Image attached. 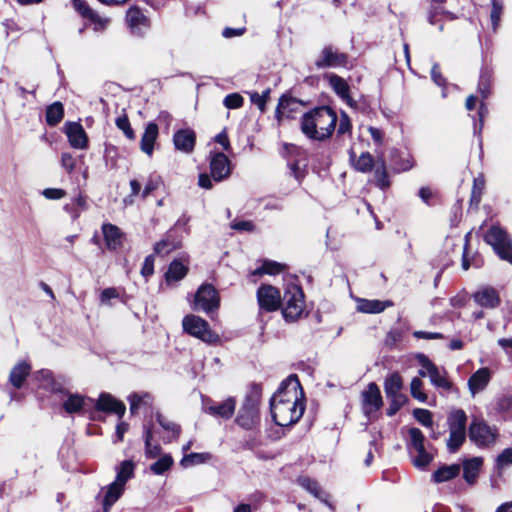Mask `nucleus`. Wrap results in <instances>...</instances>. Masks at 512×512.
Returning a JSON list of instances; mask_svg holds the SVG:
<instances>
[{
	"label": "nucleus",
	"mask_w": 512,
	"mask_h": 512,
	"mask_svg": "<svg viewBox=\"0 0 512 512\" xmlns=\"http://www.w3.org/2000/svg\"><path fill=\"white\" fill-rule=\"evenodd\" d=\"M152 432L150 429H146V432H145V452H146V456L148 458H156L160 455V452H161V448L159 445H153L151 443L152 441Z\"/></svg>",
	"instance_id": "obj_47"
},
{
	"label": "nucleus",
	"mask_w": 512,
	"mask_h": 512,
	"mask_svg": "<svg viewBox=\"0 0 512 512\" xmlns=\"http://www.w3.org/2000/svg\"><path fill=\"white\" fill-rule=\"evenodd\" d=\"M73 6L85 18H89L95 13L84 0H73Z\"/></svg>",
	"instance_id": "obj_56"
},
{
	"label": "nucleus",
	"mask_w": 512,
	"mask_h": 512,
	"mask_svg": "<svg viewBox=\"0 0 512 512\" xmlns=\"http://www.w3.org/2000/svg\"><path fill=\"white\" fill-rule=\"evenodd\" d=\"M485 241L502 260L512 264L511 239L505 230L499 226H492L485 235Z\"/></svg>",
	"instance_id": "obj_8"
},
{
	"label": "nucleus",
	"mask_w": 512,
	"mask_h": 512,
	"mask_svg": "<svg viewBox=\"0 0 512 512\" xmlns=\"http://www.w3.org/2000/svg\"><path fill=\"white\" fill-rule=\"evenodd\" d=\"M258 421V402L253 397H247L239 410L236 422L245 429H252Z\"/></svg>",
	"instance_id": "obj_12"
},
{
	"label": "nucleus",
	"mask_w": 512,
	"mask_h": 512,
	"mask_svg": "<svg viewBox=\"0 0 512 512\" xmlns=\"http://www.w3.org/2000/svg\"><path fill=\"white\" fill-rule=\"evenodd\" d=\"M177 245L169 240L165 239L160 242H157L154 246V251L159 255H166L173 251Z\"/></svg>",
	"instance_id": "obj_54"
},
{
	"label": "nucleus",
	"mask_w": 512,
	"mask_h": 512,
	"mask_svg": "<svg viewBox=\"0 0 512 512\" xmlns=\"http://www.w3.org/2000/svg\"><path fill=\"white\" fill-rule=\"evenodd\" d=\"M257 299L261 309L276 311L281 306V295L277 288L271 285H262L257 291Z\"/></svg>",
	"instance_id": "obj_14"
},
{
	"label": "nucleus",
	"mask_w": 512,
	"mask_h": 512,
	"mask_svg": "<svg viewBox=\"0 0 512 512\" xmlns=\"http://www.w3.org/2000/svg\"><path fill=\"white\" fill-rule=\"evenodd\" d=\"M126 22L132 34L138 36L143 35L149 26L147 17L137 7H132L127 11Z\"/></svg>",
	"instance_id": "obj_17"
},
{
	"label": "nucleus",
	"mask_w": 512,
	"mask_h": 512,
	"mask_svg": "<svg viewBox=\"0 0 512 512\" xmlns=\"http://www.w3.org/2000/svg\"><path fill=\"white\" fill-rule=\"evenodd\" d=\"M102 233L107 249L116 250L122 246L124 234L116 225L103 224Z\"/></svg>",
	"instance_id": "obj_22"
},
{
	"label": "nucleus",
	"mask_w": 512,
	"mask_h": 512,
	"mask_svg": "<svg viewBox=\"0 0 512 512\" xmlns=\"http://www.w3.org/2000/svg\"><path fill=\"white\" fill-rule=\"evenodd\" d=\"M243 103L244 99L238 93L228 94L223 100L224 106L228 109H238L242 107Z\"/></svg>",
	"instance_id": "obj_52"
},
{
	"label": "nucleus",
	"mask_w": 512,
	"mask_h": 512,
	"mask_svg": "<svg viewBox=\"0 0 512 512\" xmlns=\"http://www.w3.org/2000/svg\"><path fill=\"white\" fill-rule=\"evenodd\" d=\"M154 272V257L153 255H149L145 258V261L143 263L141 274L144 277L151 276Z\"/></svg>",
	"instance_id": "obj_61"
},
{
	"label": "nucleus",
	"mask_w": 512,
	"mask_h": 512,
	"mask_svg": "<svg viewBox=\"0 0 512 512\" xmlns=\"http://www.w3.org/2000/svg\"><path fill=\"white\" fill-rule=\"evenodd\" d=\"M382 405L383 401L379 387L373 382L369 383L362 392V409L364 414L369 419H373Z\"/></svg>",
	"instance_id": "obj_11"
},
{
	"label": "nucleus",
	"mask_w": 512,
	"mask_h": 512,
	"mask_svg": "<svg viewBox=\"0 0 512 512\" xmlns=\"http://www.w3.org/2000/svg\"><path fill=\"white\" fill-rule=\"evenodd\" d=\"M134 463L131 460H125L116 468V478L114 481L126 485L128 480L134 477Z\"/></svg>",
	"instance_id": "obj_36"
},
{
	"label": "nucleus",
	"mask_w": 512,
	"mask_h": 512,
	"mask_svg": "<svg viewBox=\"0 0 512 512\" xmlns=\"http://www.w3.org/2000/svg\"><path fill=\"white\" fill-rule=\"evenodd\" d=\"M232 168L228 157L221 152L211 154L210 157V173L215 182H221L228 178Z\"/></svg>",
	"instance_id": "obj_15"
},
{
	"label": "nucleus",
	"mask_w": 512,
	"mask_h": 512,
	"mask_svg": "<svg viewBox=\"0 0 512 512\" xmlns=\"http://www.w3.org/2000/svg\"><path fill=\"white\" fill-rule=\"evenodd\" d=\"M350 160L353 163L354 168L363 173L370 172L374 163L371 154L368 152L362 153L358 158H356L355 153L351 150Z\"/></svg>",
	"instance_id": "obj_35"
},
{
	"label": "nucleus",
	"mask_w": 512,
	"mask_h": 512,
	"mask_svg": "<svg viewBox=\"0 0 512 512\" xmlns=\"http://www.w3.org/2000/svg\"><path fill=\"white\" fill-rule=\"evenodd\" d=\"M348 62L346 54L339 52L337 49L327 46L324 47L315 61L318 69L345 67Z\"/></svg>",
	"instance_id": "obj_13"
},
{
	"label": "nucleus",
	"mask_w": 512,
	"mask_h": 512,
	"mask_svg": "<svg viewBox=\"0 0 512 512\" xmlns=\"http://www.w3.org/2000/svg\"><path fill=\"white\" fill-rule=\"evenodd\" d=\"M350 129H351L350 119L347 116V114L343 113L341 115V118H340V121L338 124L337 132H338V134L343 135V134L349 132Z\"/></svg>",
	"instance_id": "obj_62"
},
{
	"label": "nucleus",
	"mask_w": 512,
	"mask_h": 512,
	"mask_svg": "<svg viewBox=\"0 0 512 512\" xmlns=\"http://www.w3.org/2000/svg\"><path fill=\"white\" fill-rule=\"evenodd\" d=\"M116 126L118 127V129L123 131L124 135L128 139H130V140L135 139V133H134L133 129L131 128L129 119L126 115L120 116L116 119Z\"/></svg>",
	"instance_id": "obj_51"
},
{
	"label": "nucleus",
	"mask_w": 512,
	"mask_h": 512,
	"mask_svg": "<svg viewBox=\"0 0 512 512\" xmlns=\"http://www.w3.org/2000/svg\"><path fill=\"white\" fill-rule=\"evenodd\" d=\"M61 166L68 173H71L76 166V159L70 153H62L61 155Z\"/></svg>",
	"instance_id": "obj_57"
},
{
	"label": "nucleus",
	"mask_w": 512,
	"mask_h": 512,
	"mask_svg": "<svg viewBox=\"0 0 512 512\" xmlns=\"http://www.w3.org/2000/svg\"><path fill=\"white\" fill-rule=\"evenodd\" d=\"M284 266L275 261H264L261 267L252 271L251 276H261L263 274L276 275L283 270Z\"/></svg>",
	"instance_id": "obj_41"
},
{
	"label": "nucleus",
	"mask_w": 512,
	"mask_h": 512,
	"mask_svg": "<svg viewBox=\"0 0 512 512\" xmlns=\"http://www.w3.org/2000/svg\"><path fill=\"white\" fill-rule=\"evenodd\" d=\"M483 459L473 457L463 462V477L468 484H474L482 467Z\"/></svg>",
	"instance_id": "obj_29"
},
{
	"label": "nucleus",
	"mask_w": 512,
	"mask_h": 512,
	"mask_svg": "<svg viewBox=\"0 0 512 512\" xmlns=\"http://www.w3.org/2000/svg\"><path fill=\"white\" fill-rule=\"evenodd\" d=\"M281 304L283 305V316L286 320L298 319L305 308L304 295L298 285L287 286Z\"/></svg>",
	"instance_id": "obj_4"
},
{
	"label": "nucleus",
	"mask_w": 512,
	"mask_h": 512,
	"mask_svg": "<svg viewBox=\"0 0 512 512\" xmlns=\"http://www.w3.org/2000/svg\"><path fill=\"white\" fill-rule=\"evenodd\" d=\"M30 371L31 366L27 362H19L12 368L10 372V383L17 389L21 388Z\"/></svg>",
	"instance_id": "obj_31"
},
{
	"label": "nucleus",
	"mask_w": 512,
	"mask_h": 512,
	"mask_svg": "<svg viewBox=\"0 0 512 512\" xmlns=\"http://www.w3.org/2000/svg\"><path fill=\"white\" fill-rule=\"evenodd\" d=\"M460 473V465L452 464L448 466H442L437 469L432 478L434 482L441 483L455 478Z\"/></svg>",
	"instance_id": "obj_33"
},
{
	"label": "nucleus",
	"mask_w": 512,
	"mask_h": 512,
	"mask_svg": "<svg viewBox=\"0 0 512 512\" xmlns=\"http://www.w3.org/2000/svg\"><path fill=\"white\" fill-rule=\"evenodd\" d=\"M43 195L47 199L56 200V199H61L62 197H64L65 191L62 189H57V188H47L43 191Z\"/></svg>",
	"instance_id": "obj_63"
},
{
	"label": "nucleus",
	"mask_w": 512,
	"mask_h": 512,
	"mask_svg": "<svg viewBox=\"0 0 512 512\" xmlns=\"http://www.w3.org/2000/svg\"><path fill=\"white\" fill-rule=\"evenodd\" d=\"M230 227L239 232L252 233L256 230L255 224L250 220H234L231 222Z\"/></svg>",
	"instance_id": "obj_53"
},
{
	"label": "nucleus",
	"mask_w": 512,
	"mask_h": 512,
	"mask_svg": "<svg viewBox=\"0 0 512 512\" xmlns=\"http://www.w3.org/2000/svg\"><path fill=\"white\" fill-rule=\"evenodd\" d=\"M508 464H512V447L504 449L497 457V468L503 469Z\"/></svg>",
	"instance_id": "obj_55"
},
{
	"label": "nucleus",
	"mask_w": 512,
	"mask_h": 512,
	"mask_svg": "<svg viewBox=\"0 0 512 512\" xmlns=\"http://www.w3.org/2000/svg\"><path fill=\"white\" fill-rule=\"evenodd\" d=\"M410 393L419 402L427 401V394L423 391V382L419 377H414L410 383Z\"/></svg>",
	"instance_id": "obj_46"
},
{
	"label": "nucleus",
	"mask_w": 512,
	"mask_h": 512,
	"mask_svg": "<svg viewBox=\"0 0 512 512\" xmlns=\"http://www.w3.org/2000/svg\"><path fill=\"white\" fill-rule=\"evenodd\" d=\"M375 180L376 185L381 189H386L390 185L387 177L386 167L382 160H378L376 162Z\"/></svg>",
	"instance_id": "obj_44"
},
{
	"label": "nucleus",
	"mask_w": 512,
	"mask_h": 512,
	"mask_svg": "<svg viewBox=\"0 0 512 512\" xmlns=\"http://www.w3.org/2000/svg\"><path fill=\"white\" fill-rule=\"evenodd\" d=\"M467 416L464 410L455 409L451 411L447 418L449 429V438L446 442L450 453H455L463 445L466 439Z\"/></svg>",
	"instance_id": "obj_3"
},
{
	"label": "nucleus",
	"mask_w": 512,
	"mask_h": 512,
	"mask_svg": "<svg viewBox=\"0 0 512 512\" xmlns=\"http://www.w3.org/2000/svg\"><path fill=\"white\" fill-rule=\"evenodd\" d=\"M301 102L295 98L287 95H283L279 99V103L276 108V118L278 122H282L284 119L293 118L294 114L300 109Z\"/></svg>",
	"instance_id": "obj_18"
},
{
	"label": "nucleus",
	"mask_w": 512,
	"mask_h": 512,
	"mask_svg": "<svg viewBox=\"0 0 512 512\" xmlns=\"http://www.w3.org/2000/svg\"><path fill=\"white\" fill-rule=\"evenodd\" d=\"M474 301L481 307L487 309L496 308L500 304V297L496 289L483 287L473 295Z\"/></svg>",
	"instance_id": "obj_20"
},
{
	"label": "nucleus",
	"mask_w": 512,
	"mask_h": 512,
	"mask_svg": "<svg viewBox=\"0 0 512 512\" xmlns=\"http://www.w3.org/2000/svg\"><path fill=\"white\" fill-rule=\"evenodd\" d=\"M88 19H90L91 22L93 23V28L95 31H102V30L106 29V27L109 24L108 18L101 17L96 13H94Z\"/></svg>",
	"instance_id": "obj_58"
},
{
	"label": "nucleus",
	"mask_w": 512,
	"mask_h": 512,
	"mask_svg": "<svg viewBox=\"0 0 512 512\" xmlns=\"http://www.w3.org/2000/svg\"><path fill=\"white\" fill-rule=\"evenodd\" d=\"M173 464V458L169 454L160 457L155 463L150 466L151 471L156 475H162L170 469Z\"/></svg>",
	"instance_id": "obj_43"
},
{
	"label": "nucleus",
	"mask_w": 512,
	"mask_h": 512,
	"mask_svg": "<svg viewBox=\"0 0 512 512\" xmlns=\"http://www.w3.org/2000/svg\"><path fill=\"white\" fill-rule=\"evenodd\" d=\"M425 363L428 367L429 379L432 385L443 390H450L452 383L447 379L446 373L441 372L431 361H426Z\"/></svg>",
	"instance_id": "obj_28"
},
{
	"label": "nucleus",
	"mask_w": 512,
	"mask_h": 512,
	"mask_svg": "<svg viewBox=\"0 0 512 512\" xmlns=\"http://www.w3.org/2000/svg\"><path fill=\"white\" fill-rule=\"evenodd\" d=\"M250 100L253 104H255L261 112L265 111L266 107V100L264 99V96H260L257 92L250 93Z\"/></svg>",
	"instance_id": "obj_64"
},
{
	"label": "nucleus",
	"mask_w": 512,
	"mask_h": 512,
	"mask_svg": "<svg viewBox=\"0 0 512 512\" xmlns=\"http://www.w3.org/2000/svg\"><path fill=\"white\" fill-rule=\"evenodd\" d=\"M40 387L51 392H62L61 387L56 383L50 370H40L35 374Z\"/></svg>",
	"instance_id": "obj_34"
},
{
	"label": "nucleus",
	"mask_w": 512,
	"mask_h": 512,
	"mask_svg": "<svg viewBox=\"0 0 512 512\" xmlns=\"http://www.w3.org/2000/svg\"><path fill=\"white\" fill-rule=\"evenodd\" d=\"M478 91L481 93L482 98L485 99L490 94V79L486 75L480 77Z\"/></svg>",
	"instance_id": "obj_60"
},
{
	"label": "nucleus",
	"mask_w": 512,
	"mask_h": 512,
	"mask_svg": "<svg viewBox=\"0 0 512 512\" xmlns=\"http://www.w3.org/2000/svg\"><path fill=\"white\" fill-rule=\"evenodd\" d=\"M502 11L503 4L499 0H492L490 18L492 28L494 31L497 30V28L499 27Z\"/></svg>",
	"instance_id": "obj_48"
},
{
	"label": "nucleus",
	"mask_w": 512,
	"mask_h": 512,
	"mask_svg": "<svg viewBox=\"0 0 512 512\" xmlns=\"http://www.w3.org/2000/svg\"><path fill=\"white\" fill-rule=\"evenodd\" d=\"M491 373L488 368H480L468 380L469 390L472 395L482 391L489 383Z\"/></svg>",
	"instance_id": "obj_27"
},
{
	"label": "nucleus",
	"mask_w": 512,
	"mask_h": 512,
	"mask_svg": "<svg viewBox=\"0 0 512 512\" xmlns=\"http://www.w3.org/2000/svg\"><path fill=\"white\" fill-rule=\"evenodd\" d=\"M130 403V411L132 414L137 413V411L144 405H149L151 403V396L149 394H133L128 398Z\"/></svg>",
	"instance_id": "obj_45"
},
{
	"label": "nucleus",
	"mask_w": 512,
	"mask_h": 512,
	"mask_svg": "<svg viewBox=\"0 0 512 512\" xmlns=\"http://www.w3.org/2000/svg\"><path fill=\"white\" fill-rule=\"evenodd\" d=\"M83 405L84 397L80 394H68L67 399L63 402V408L69 414L79 412Z\"/></svg>",
	"instance_id": "obj_40"
},
{
	"label": "nucleus",
	"mask_w": 512,
	"mask_h": 512,
	"mask_svg": "<svg viewBox=\"0 0 512 512\" xmlns=\"http://www.w3.org/2000/svg\"><path fill=\"white\" fill-rule=\"evenodd\" d=\"M303 397L304 393L298 377L290 375L282 382L270 401L271 414L275 423L279 426L296 423L304 412Z\"/></svg>",
	"instance_id": "obj_1"
},
{
	"label": "nucleus",
	"mask_w": 512,
	"mask_h": 512,
	"mask_svg": "<svg viewBox=\"0 0 512 512\" xmlns=\"http://www.w3.org/2000/svg\"><path fill=\"white\" fill-rule=\"evenodd\" d=\"M119 297V293L115 288H106L100 295V302L104 305H111L110 301Z\"/></svg>",
	"instance_id": "obj_59"
},
{
	"label": "nucleus",
	"mask_w": 512,
	"mask_h": 512,
	"mask_svg": "<svg viewBox=\"0 0 512 512\" xmlns=\"http://www.w3.org/2000/svg\"><path fill=\"white\" fill-rule=\"evenodd\" d=\"M183 329L189 335L208 344L219 342V336L210 329L208 322L196 315H187L182 321Z\"/></svg>",
	"instance_id": "obj_7"
},
{
	"label": "nucleus",
	"mask_w": 512,
	"mask_h": 512,
	"mask_svg": "<svg viewBox=\"0 0 512 512\" xmlns=\"http://www.w3.org/2000/svg\"><path fill=\"white\" fill-rule=\"evenodd\" d=\"M298 484L314 497L326 503L330 508L332 507L331 504L328 503L329 495L321 489L315 480L309 477H299Z\"/></svg>",
	"instance_id": "obj_30"
},
{
	"label": "nucleus",
	"mask_w": 512,
	"mask_h": 512,
	"mask_svg": "<svg viewBox=\"0 0 512 512\" xmlns=\"http://www.w3.org/2000/svg\"><path fill=\"white\" fill-rule=\"evenodd\" d=\"M390 400L387 415H395L408 401L407 396L387 397Z\"/></svg>",
	"instance_id": "obj_50"
},
{
	"label": "nucleus",
	"mask_w": 512,
	"mask_h": 512,
	"mask_svg": "<svg viewBox=\"0 0 512 512\" xmlns=\"http://www.w3.org/2000/svg\"><path fill=\"white\" fill-rule=\"evenodd\" d=\"M64 132L72 148L78 150L88 148V136L81 124L77 122H67L64 125Z\"/></svg>",
	"instance_id": "obj_16"
},
{
	"label": "nucleus",
	"mask_w": 512,
	"mask_h": 512,
	"mask_svg": "<svg viewBox=\"0 0 512 512\" xmlns=\"http://www.w3.org/2000/svg\"><path fill=\"white\" fill-rule=\"evenodd\" d=\"M96 409L103 412L115 413L119 418H122L126 411L124 403L107 393H102L99 396Z\"/></svg>",
	"instance_id": "obj_19"
},
{
	"label": "nucleus",
	"mask_w": 512,
	"mask_h": 512,
	"mask_svg": "<svg viewBox=\"0 0 512 512\" xmlns=\"http://www.w3.org/2000/svg\"><path fill=\"white\" fill-rule=\"evenodd\" d=\"M105 495L103 498V510L104 512H109L111 507L116 503V501L122 496L125 490V486L113 481L111 484L106 486L104 489Z\"/></svg>",
	"instance_id": "obj_26"
},
{
	"label": "nucleus",
	"mask_w": 512,
	"mask_h": 512,
	"mask_svg": "<svg viewBox=\"0 0 512 512\" xmlns=\"http://www.w3.org/2000/svg\"><path fill=\"white\" fill-rule=\"evenodd\" d=\"M415 419L425 427L433 426L432 413L427 409L416 408L413 411Z\"/></svg>",
	"instance_id": "obj_49"
},
{
	"label": "nucleus",
	"mask_w": 512,
	"mask_h": 512,
	"mask_svg": "<svg viewBox=\"0 0 512 512\" xmlns=\"http://www.w3.org/2000/svg\"><path fill=\"white\" fill-rule=\"evenodd\" d=\"M196 135L191 129H182L173 136L175 148L179 151L190 153L195 146Z\"/></svg>",
	"instance_id": "obj_21"
},
{
	"label": "nucleus",
	"mask_w": 512,
	"mask_h": 512,
	"mask_svg": "<svg viewBox=\"0 0 512 512\" xmlns=\"http://www.w3.org/2000/svg\"><path fill=\"white\" fill-rule=\"evenodd\" d=\"M403 379L399 373L390 374L384 381V391L387 397L405 396L401 391Z\"/></svg>",
	"instance_id": "obj_32"
},
{
	"label": "nucleus",
	"mask_w": 512,
	"mask_h": 512,
	"mask_svg": "<svg viewBox=\"0 0 512 512\" xmlns=\"http://www.w3.org/2000/svg\"><path fill=\"white\" fill-rule=\"evenodd\" d=\"M337 114L330 107L323 106L305 113L301 120V130L312 140L324 141L331 137L336 128Z\"/></svg>",
	"instance_id": "obj_2"
},
{
	"label": "nucleus",
	"mask_w": 512,
	"mask_h": 512,
	"mask_svg": "<svg viewBox=\"0 0 512 512\" xmlns=\"http://www.w3.org/2000/svg\"><path fill=\"white\" fill-rule=\"evenodd\" d=\"M329 84L335 93L350 107H354L355 101L350 96V89L347 82L338 75L331 74L328 76Z\"/></svg>",
	"instance_id": "obj_25"
},
{
	"label": "nucleus",
	"mask_w": 512,
	"mask_h": 512,
	"mask_svg": "<svg viewBox=\"0 0 512 512\" xmlns=\"http://www.w3.org/2000/svg\"><path fill=\"white\" fill-rule=\"evenodd\" d=\"M156 418L159 425L168 433V435L165 437L166 442H171L172 440H175L179 437L181 432L179 425L168 420L162 414H157Z\"/></svg>",
	"instance_id": "obj_37"
},
{
	"label": "nucleus",
	"mask_w": 512,
	"mask_h": 512,
	"mask_svg": "<svg viewBox=\"0 0 512 512\" xmlns=\"http://www.w3.org/2000/svg\"><path fill=\"white\" fill-rule=\"evenodd\" d=\"M64 116V108L61 102H54L46 109V121L50 126L58 124Z\"/></svg>",
	"instance_id": "obj_38"
},
{
	"label": "nucleus",
	"mask_w": 512,
	"mask_h": 512,
	"mask_svg": "<svg viewBox=\"0 0 512 512\" xmlns=\"http://www.w3.org/2000/svg\"><path fill=\"white\" fill-rule=\"evenodd\" d=\"M392 306L393 302L391 300L357 299V311L361 313L377 314Z\"/></svg>",
	"instance_id": "obj_23"
},
{
	"label": "nucleus",
	"mask_w": 512,
	"mask_h": 512,
	"mask_svg": "<svg viewBox=\"0 0 512 512\" xmlns=\"http://www.w3.org/2000/svg\"><path fill=\"white\" fill-rule=\"evenodd\" d=\"M219 296L216 289L210 284L201 285L195 295L194 309L210 313L219 307Z\"/></svg>",
	"instance_id": "obj_10"
},
{
	"label": "nucleus",
	"mask_w": 512,
	"mask_h": 512,
	"mask_svg": "<svg viewBox=\"0 0 512 512\" xmlns=\"http://www.w3.org/2000/svg\"><path fill=\"white\" fill-rule=\"evenodd\" d=\"M468 436L479 448L493 446L498 438V430L489 426L484 420L474 418L468 428Z\"/></svg>",
	"instance_id": "obj_5"
},
{
	"label": "nucleus",
	"mask_w": 512,
	"mask_h": 512,
	"mask_svg": "<svg viewBox=\"0 0 512 512\" xmlns=\"http://www.w3.org/2000/svg\"><path fill=\"white\" fill-rule=\"evenodd\" d=\"M187 271L188 269L183 263L175 260L170 264L168 271L166 272V280L168 282L179 281L185 277Z\"/></svg>",
	"instance_id": "obj_39"
},
{
	"label": "nucleus",
	"mask_w": 512,
	"mask_h": 512,
	"mask_svg": "<svg viewBox=\"0 0 512 512\" xmlns=\"http://www.w3.org/2000/svg\"><path fill=\"white\" fill-rule=\"evenodd\" d=\"M159 129L157 124L150 122L146 125L145 131L141 137L140 149L143 153L152 156L154 150V144L158 138Z\"/></svg>",
	"instance_id": "obj_24"
},
{
	"label": "nucleus",
	"mask_w": 512,
	"mask_h": 512,
	"mask_svg": "<svg viewBox=\"0 0 512 512\" xmlns=\"http://www.w3.org/2000/svg\"><path fill=\"white\" fill-rule=\"evenodd\" d=\"M235 408L236 400L234 397H228L222 402H216L208 397L202 399V411L216 418L230 419L235 412Z\"/></svg>",
	"instance_id": "obj_9"
},
{
	"label": "nucleus",
	"mask_w": 512,
	"mask_h": 512,
	"mask_svg": "<svg viewBox=\"0 0 512 512\" xmlns=\"http://www.w3.org/2000/svg\"><path fill=\"white\" fill-rule=\"evenodd\" d=\"M409 443L408 449L412 463L417 468H425L433 460V456L425 450L424 435L418 428L408 430Z\"/></svg>",
	"instance_id": "obj_6"
},
{
	"label": "nucleus",
	"mask_w": 512,
	"mask_h": 512,
	"mask_svg": "<svg viewBox=\"0 0 512 512\" xmlns=\"http://www.w3.org/2000/svg\"><path fill=\"white\" fill-rule=\"evenodd\" d=\"M211 455L209 453H190L185 455L181 459V465L183 467H189L196 464H202L210 460Z\"/></svg>",
	"instance_id": "obj_42"
}]
</instances>
